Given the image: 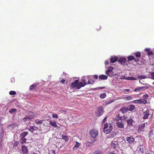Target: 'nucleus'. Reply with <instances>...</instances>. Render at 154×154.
I'll return each mask as SVG.
<instances>
[{
    "mask_svg": "<svg viewBox=\"0 0 154 154\" xmlns=\"http://www.w3.org/2000/svg\"><path fill=\"white\" fill-rule=\"evenodd\" d=\"M26 139L24 137H21V138L20 139V143L22 144L26 143Z\"/></svg>",
    "mask_w": 154,
    "mask_h": 154,
    "instance_id": "20",
    "label": "nucleus"
},
{
    "mask_svg": "<svg viewBox=\"0 0 154 154\" xmlns=\"http://www.w3.org/2000/svg\"><path fill=\"white\" fill-rule=\"evenodd\" d=\"M139 104H145L147 103V100L145 99H139Z\"/></svg>",
    "mask_w": 154,
    "mask_h": 154,
    "instance_id": "19",
    "label": "nucleus"
},
{
    "mask_svg": "<svg viewBox=\"0 0 154 154\" xmlns=\"http://www.w3.org/2000/svg\"><path fill=\"white\" fill-rule=\"evenodd\" d=\"M150 50V49H149V48H146L145 49V50L146 51H147V52H148L149 51V50Z\"/></svg>",
    "mask_w": 154,
    "mask_h": 154,
    "instance_id": "61",
    "label": "nucleus"
},
{
    "mask_svg": "<svg viewBox=\"0 0 154 154\" xmlns=\"http://www.w3.org/2000/svg\"><path fill=\"white\" fill-rule=\"evenodd\" d=\"M62 138L63 140H64L65 141H68L69 140V139L68 137L65 135L63 134L62 135Z\"/></svg>",
    "mask_w": 154,
    "mask_h": 154,
    "instance_id": "28",
    "label": "nucleus"
},
{
    "mask_svg": "<svg viewBox=\"0 0 154 154\" xmlns=\"http://www.w3.org/2000/svg\"><path fill=\"white\" fill-rule=\"evenodd\" d=\"M93 153L94 154H100L101 153V151L100 150H97L94 151Z\"/></svg>",
    "mask_w": 154,
    "mask_h": 154,
    "instance_id": "34",
    "label": "nucleus"
},
{
    "mask_svg": "<svg viewBox=\"0 0 154 154\" xmlns=\"http://www.w3.org/2000/svg\"><path fill=\"white\" fill-rule=\"evenodd\" d=\"M120 111L122 112L123 113H124L126 112L128 110V109H127V107H122L120 109Z\"/></svg>",
    "mask_w": 154,
    "mask_h": 154,
    "instance_id": "22",
    "label": "nucleus"
},
{
    "mask_svg": "<svg viewBox=\"0 0 154 154\" xmlns=\"http://www.w3.org/2000/svg\"><path fill=\"white\" fill-rule=\"evenodd\" d=\"M49 122L50 125H51L52 126H53L55 127H57V125L56 122H52L50 121Z\"/></svg>",
    "mask_w": 154,
    "mask_h": 154,
    "instance_id": "24",
    "label": "nucleus"
},
{
    "mask_svg": "<svg viewBox=\"0 0 154 154\" xmlns=\"http://www.w3.org/2000/svg\"><path fill=\"white\" fill-rule=\"evenodd\" d=\"M109 61L108 60H106L105 62V64L106 65H107L108 64H109Z\"/></svg>",
    "mask_w": 154,
    "mask_h": 154,
    "instance_id": "59",
    "label": "nucleus"
},
{
    "mask_svg": "<svg viewBox=\"0 0 154 154\" xmlns=\"http://www.w3.org/2000/svg\"><path fill=\"white\" fill-rule=\"evenodd\" d=\"M65 81L66 80L64 79H63L62 80L60 81V82L63 84H64L65 83Z\"/></svg>",
    "mask_w": 154,
    "mask_h": 154,
    "instance_id": "53",
    "label": "nucleus"
},
{
    "mask_svg": "<svg viewBox=\"0 0 154 154\" xmlns=\"http://www.w3.org/2000/svg\"><path fill=\"white\" fill-rule=\"evenodd\" d=\"M101 27L100 26H99L98 28H97V30L98 31L101 29Z\"/></svg>",
    "mask_w": 154,
    "mask_h": 154,
    "instance_id": "60",
    "label": "nucleus"
},
{
    "mask_svg": "<svg viewBox=\"0 0 154 154\" xmlns=\"http://www.w3.org/2000/svg\"><path fill=\"white\" fill-rule=\"evenodd\" d=\"M143 112L144 113L146 112V113L145 114L144 116H143V119H147L149 115V110L146 107H144L143 110Z\"/></svg>",
    "mask_w": 154,
    "mask_h": 154,
    "instance_id": "5",
    "label": "nucleus"
},
{
    "mask_svg": "<svg viewBox=\"0 0 154 154\" xmlns=\"http://www.w3.org/2000/svg\"><path fill=\"white\" fill-rule=\"evenodd\" d=\"M113 129V126L112 124L106 123L104 125L103 131L106 134H109Z\"/></svg>",
    "mask_w": 154,
    "mask_h": 154,
    "instance_id": "1",
    "label": "nucleus"
},
{
    "mask_svg": "<svg viewBox=\"0 0 154 154\" xmlns=\"http://www.w3.org/2000/svg\"><path fill=\"white\" fill-rule=\"evenodd\" d=\"M90 136L93 138H95L96 137L98 134V133L96 129H93L91 130L89 132Z\"/></svg>",
    "mask_w": 154,
    "mask_h": 154,
    "instance_id": "3",
    "label": "nucleus"
},
{
    "mask_svg": "<svg viewBox=\"0 0 154 154\" xmlns=\"http://www.w3.org/2000/svg\"><path fill=\"white\" fill-rule=\"evenodd\" d=\"M119 79H125V75L122 76L121 78H119Z\"/></svg>",
    "mask_w": 154,
    "mask_h": 154,
    "instance_id": "57",
    "label": "nucleus"
},
{
    "mask_svg": "<svg viewBox=\"0 0 154 154\" xmlns=\"http://www.w3.org/2000/svg\"><path fill=\"white\" fill-rule=\"evenodd\" d=\"M38 129V127H35V130H37Z\"/></svg>",
    "mask_w": 154,
    "mask_h": 154,
    "instance_id": "63",
    "label": "nucleus"
},
{
    "mask_svg": "<svg viewBox=\"0 0 154 154\" xmlns=\"http://www.w3.org/2000/svg\"><path fill=\"white\" fill-rule=\"evenodd\" d=\"M86 145L88 146H92L91 143L90 142H87L86 143Z\"/></svg>",
    "mask_w": 154,
    "mask_h": 154,
    "instance_id": "41",
    "label": "nucleus"
},
{
    "mask_svg": "<svg viewBox=\"0 0 154 154\" xmlns=\"http://www.w3.org/2000/svg\"><path fill=\"white\" fill-rule=\"evenodd\" d=\"M79 144L78 142H76V144L74 146V147H77L78 148L79 147Z\"/></svg>",
    "mask_w": 154,
    "mask_h": 154,
    "instance_id": "43",
    "label": "nucleus"
},
{
    "mask_svg": "<svg viewBox=\"0 0 154 154\" xmlns=\"http://www.w3.org/2000/svg\"><path fill=\"white\" fill-rule=\"evenodd\" d=\"M133 54L137 58V59H138V58L141 56V53L139 52H134Z\"/></svg>",
    "mask_w": 154,
    "mask_h": 154,
    "instance_id": "21",
    "label": "nucleus"
},
{
    "mask_svg": "<svg viewBox=\"0 0 154 154\" xmlns=\"http://www.w3.org/2000/svg\"><path fill=\"white\" fill-rule=\"evenodd\" d=\"M114 68L112 66H110L109 67L107 70L106 72V74L110 77H112L114 75V74L112 72V70Z\"/></svg>",
    "mask_w": 154,
    "mask_h": 154,
    "instance_id": "4",
    "label": "nucleus"
},
{
    "mask_svg": "<svg viewBox=\"0 0 154 154\" xmlns=\"http://www.w3.org/2000/svg\"><path fill=\"white\" fill-rule=\"evenodd\" d=\"M135 108V106L133 105H129L127 106L128 110L130 111H133Z\"/></svg>",
    "mask_w": 154,
    "mask_h": 154,
    "instance_id": "15",
    "label": "nucleus"
},
{
    "mask_svg": "<svg viewBox=\"0 0 154 154\" xmlns=\"http://www.w3.org/2000/svg\"><path fill=\"white\" fill-rule=\"evenodd\" d=\"M116 116L117 117V119L118 120H121L122 117L120 116V114L119 113L117 114Z\"/></svg>",
    "mask_w": 154,
    "mask_h": 154,
    "instance_id": "42",
    "label": "nucleus"
},
{
    "mask_svg": "<svg viewBox=\"0 0 154 154\" xmlns=\"http://www.w3.org/2000/svg\"><path fill=\"white\" fill-rule=\"evenodd\" d=\"M22 151L24 154H28V149L27 147L24 145H23L22 146Z\"/></svg>",
    "mask_w": 154,
    "mask_h": 154,
    "instance_id": "11",
    "label": "nucleus"
},
{
    "mask_svg": "<svg viewBox=\"0 0 154 154\" xmlns=\"http://www.w3.org/2000/svg\"><path fill=\"white\" fill-rule=\"evenodd\" d=\"M78 82V80H75L74 82H73L71 83V87L73 88H74L76 87V88H77Z\"/></svg>",
    "mask_w": 154,
    "mask_h": 154,
    "instance_id": "14",
    "label": "nucleus"
},
{
    "mask_svg": "<svg viewBox=\"0 0 154 154\" xmlns=\"http://www.w3.org/2000/svg\"><path fill=\"white\" fill-rule=\"evenodd\" d=\"M106 117L104 118L103 119V121H102V124L104 123L105 122V121H106Z\"/></svg>",
    "mask_w": 154,
    "mask_h": 154,
    "instance_id": "52",
    "label": "nucleus"
},
{
    "mask_svg": "<svg viewBox=\"0 0 154 154\" xmlns=\"http://www.w3.org/2000/svg\"><path fill=\"white\" fill-rule=\"evenodd\" d=\"M123 99L126 100H131L133 99L132 97L131 96H129L127 97H124Z\"/></svg>",
    "mask_w": 154,
    "mask_h": 154,
    "instance_id": "27",
    "label": "nucleus"
},
{
    "mask_svg": "<svg viewBox=\"0 0 154 154\" xmlns=\"http://www.w3.org/2000/svg\"><path fill=\"white\" fill-rule=\"evenodd\" d=\"M153 54V52L151 51H149L147 53V54L148 56L151 55Z\"/></svg>",
    "mask_w": 154,
    "mask_h": 154,
    "instance_id": "47",
    "label": "nucleus"
},
{
    "mask_svg": "<svg viewBox=\"0 0 154 154\" xmlns=\"http://www.w3.org/2000/svg\"><path fill=\"white\" fill-rule=\"evenodd\" d=\"M105 88V87H98V88H97V89H104V88Z\"/></svg>",
    "mask_w": 154,
    "mask_h": 154,
    "instance_id": "58",
    "label": "nucleus"
},
{
    "mask_svg": "<svg viewBox=\"0 0 154 154\" xmlns=\"http://www.w3.org/2000/svg\"><path fill=\"white\" fill-rule=\"evenodd\" d=\"M94 78L96 79H98V76L97 75H94Z\"/></svg>",
    "mask_w": 154,
    "mask_h": 154,
    "instance_id": "56",
    "label": "nucleus"
},
{
    "mask_svg": "<svg viewBox=\"0 0 154 154\" xmlns=\"http://www.w3.org/2000/svg\"><path fill=\"white\" fill-rule=\"evenodd\" d=\"M139 152L142 153H144V150L143 147H140L139 151Z\"/></svg>",
    "mask_w": 154,
    "mask_h": 154,
    "instance_id": "37",
    "label": "nucleus"
},
{
    "mask_svg": "<svg viewBox=\"0 0 154 154\" xmlns=\"http://www.w3.org/2000/svg\"><path fill=\"white\" fill-rule=\"evenodd\" d=\"M4 132L2 131L1 134H0V138H2L4 135Z\"/></svg>",
    "mask_w": 154,
    "mask_h": 154,
    "instance_id": "54",
    "label": "nucleus"
},
{
    "mask_svg": "<svg viewBox=\"0 0 154 154\" xmlns=\"http://www.w3.org/2000/svg\"><path fill=\"white\" fill-rule=\"evenodd\" d=\"M126 140L129 143H132L134 141V139L132 137H126Z\"/></svg>",
    "mask_w": 154,
    "mask_h": 154,
    "instance_id": "12",
    "label": "nucleus"
},
{
    "mask_svg": "<svg viewBox=\"0 0 154 154\" xmlns=\"http://www.w3.org/2000/svg\"><path fill=\"white\" fill-rule=\"evenodd\" d=\"M94 81L92 79H90L89 80H88V82L87 83V84H93L94 83Z\"/></svg>",
    "mask_w": 154,
    "mask_h": 154,
    "instance_id": "29",
    "label": "nucleus"
},
{
    "mask_svg": "<svg viewBox=\"0 0 154 154\" xmlns=\"http://www.w3.org/2000/svg\"><path fill=\"white\" fill-rule=\"evenodd\" d=\"M106 96V94L105 93H103L100 94V97L101 98L103 99L105 98Z\"/></svg>",
    "mask_w": 154,
    "mask_h": 154,
    "instance_id": "32",
    "label": "nucleus"
},
{
    "mask_svg": "<svg viewBox=\"0 0 154 154\" xmlns=\"http://www.w3.org/2000/svg\"><path fill=\"white\" fill-rule=\"evenodd\" d=\"M17 110L15 108H12L9 111V112L11 114H12L13 112H17Z\"/></svg>",
    "mask_w": 154,
    "mask_h": 154,
    "instance_id": "26",
    "label": "nucleus"
},
{
    "mask_svg": "<svg viewBox=\"0 0 154 154\" xmlns=\"http://www.w3.org/2000/svg\"><path fill=\"white\" fill-rule=\"evenodd\" d=\"M103 112V108L102 106H100L98 108L97 112H96L95 113L97 116H100L102 115Z\"/></svg>",
    "mask_w": 154,
    "mask_h": 154,
    "instance_id": "6",
    "label": "nucleus"
},
{
    "mask_svg": "<svg viewBox=\"0 0 154 154\" xmlns=\"http://www.w3.org/2000/svg\"><path fill=\"white\" fill-rule=\"evenodd\" d=\"M43 120L38 121V120H35V122L37 124H41L42 123Z\"/></svg>",
    "mask_w": 154,
    "mask_h": 154,
    "instance_id": "35",
    "label": "nucleus"
},
{
    "mask_svg": "<svg viewBox=\"0 0 154 154\" xmlns=\"http://www.w3.org/2000/svg\"><path fill=\"white\" fill-rule=\"evenodd\" d=\"M110 62L112 63H114L117 61H118V58L117 57L115 56H112L110 59Z\"/></svg>",
    "mask_w": 154,
    "mask_h": 154,
    "instance_id": "13",
    "label": "nucleus"
},
{
    "mask_svg": "<svg viewBox=\"0 0 154 154\" xmlns=\"http://www.w3.org/2000/svg\"><path fill=\"white\" fill-rule=\"evenodd\" d=\"M148 88L147 86H144L143 87H138L135 88L134 91L135 92L142 91L146 90Z\"/></svg>",
    "mask_w": 154,
    "mask_h": 154,
    "instance_id": "9",
    "label": "nucleus"
},
{
    "mask_svg": "<svg viewBox=\"0 0 154 154\" xmlns=\"http://www.w3.org/2000/svg\"><path fill=\"white\" fill-rule=\"evenodd\" d=\"M30 119L27 116L25 117L23 119V121L24 122H26L27 121V120H29Z\"/></svg>",
    "mask_w": 154,
    "mask_h": 154,
    "instance_id": "38",
    "label": "nucleus"
},
{
    "mask_svg": "<svg viewBox=\"0 0 154 154\" xmlns=\"http://www.w3.org/2000/svg\"><path fill=\"white\" fill-rule=\"evenodd\" d=\"M35 126H32L30 127V128L28 129L29 131L32 134L33 133V131L35 130Z\"/></svg>",
    "mask_w": 154,
    "mask_h": 154,
    "instance_id": "25",
    "label": "nucleus"
},
{
    "mask_svg": "<svg viewBox=\"0 0 154 154\" xmlns=\"http://www.w3.org/2000/svg\"><path fill=\"white\" fill-rule=\"evenodd\" d=\"M52 116L54 118L57 119L58 117L57 115L56 114H53Z\"/></svg>",
    "mask_w": 154,
    "mask_h": 154,
    "instance_id": "44",
    "label": "nucleus"
},
{
    "mask_svg": "<svg viewBox=\"0 0 154 154\" xmlns=\"http://www.w3.org/2000/svg\"><path fill=\"white\" fill-rule=\"evenodd\" d=\"M114 100H107L106 101V105H108L111 103L112 102H113Z\"/></svg>",
    "mask_w": 154,
    "mask_h": 154,
    "instance_id": "39",
    "label": "nucleus"
},
{
    "mask_svg": "<svg viewBox=\"0 0 154 154\" xmlns=\"http://www.w3.org/2000/svg\"><path fill=\"white\" fill-rule=\"evenodd\" d=\"M139 77L140 79H145L146 78V77L145 76H143L142 75H139Z\"/></svg>",
    "mask_w": 154,
    "mask_h": 154,
    "instance_id": "55",
    "label": "nucleus"
},
{
    "mask_svg": "<svg viewBox=\"0 0 154 154\" xmlns=\"http://www.w3.org/2000/svg\"><path fill=\"white\" fill-rule=\"evenodd\" d=\"M145 127V124L143 123L139 126L138 129L140 131H143Z\"/></svg>",
    "mask_w": 154,
    "mask_h": 154,
    "instance_id": "23",
    "label": "nucleus"
},
{
    "mask_svg": "<svg viewBox=\"0 0 154 154\" xmlns=\"http://www.w3.org/2000/svg\"><path fill=\"white\" fill-rule=\"evenodd\" d=\"M139 100H134L132 101V102L134 103L139 104Z\"/></svg>",
    "mask_w": 154,
    "mask_h": 154,
    "instance_id": "48",
    "label": "nucleus"
},
{
    "mask_svg": "<svg viewBox=\"0 0 154 154\" xmlns=\"http://www.w3.org/2000/svg\"><path fill=\"white\" fill-rule=\"evenodd\" d=\"M35 85V84H32L30 86V90L31 91H32V89H34L35 90V89H34V88L36 86V85Z\"/></svg>",
    "mask_w": 154,
    "mask_h": 154,
    "instance_id": "30",
    "label": "nucleus"
},
{
    "mask_svg": "<svg viewBox=\"0 0 154 154\" xmlns=\"http://www.w3.org/2000/svg\"><path fill=\"white\" fill-rule=\"evenodd\" d=\"M148 97L149 96L147 94H145L143 96V97L144 99L146 100V99H147Z\"/></svg>",
    "mask_w": 154,
    "mask_h": 154,
    "instance_id": "45",
    "label": "nucleus"
},
{
    "mask_svg": "<svg viewBox=\"0 0 154 154\" xmlns=\"http://www.w3.org/2000/svg\"><path fill=\"white\" fill-rule=\"evenodd\" d=\"M18 144V142L17 141H15L13 144L14 146H17Z\"/></svg>",
    "mask_w": 154,
    "mask_h": 154,
    "instance_id": "46",
    "label": "nucleus"
},
{
    "mask_svg": "<svg viewBox=\"0 0 154 154\" xmlns=\"http://www.w3.org/2000/svg\"><path fill=\"white\" fill-rule=\"evenodd\" d=\"M128 60L131 61L132 60H134L136 63H138L139 60L138 59L135 58L134 56L132 55L128 56L127 57Z\"/></svg>",
    "mask_w": 154,
    "mask_h": 154,
    "instance_id": "10",
    "label": "nucleus"
},
{
    "mask_svg": "<svg viewBox=\"0 0 154 154\" xmlns=\"http://www.w3.org/2000/svg\"><path fill=\"white\" fill-rule=\"evenodd\" d=\"M145 154H150L149 152H147V153H146Z\"/></svg>",
    "mask_w": 154,
    "mask_h": 154,
    "instance_id": "64",
    "label": "nucleus"
},
{
    "mask_svg": "<svg viewBox=\"0 0 154 154\" xmlns=\"http://www.w3.org/2000/svg\"><path fill=\"white\" fill-rule=\"evenodd\" d=\"M9 127H11L13 128H14V127H15V125L14 124H10L9 125Z\"/></svg>",
    "mask_w": 154,
    "mask_h": 154,
    "instance_id": "50",
    "label": "nucleus"
},
{
    "mask_svg": "<svg viewBox=\"0 0 154 154\" xmlns=\"http://www.w3.org/2000/svg\"><path fill=\"white\" fill-rule=\"evenodd\" d=\"M78 85L77 86V89H79L82 87L86 85V84H84L82 82H80L78 83Z\"/></svg>",
    "mask_w": 154,
    "mask_h": 154,
    "instance_id": "17",
    "label": "nucleus"
},
{
    "mask_svg": "<svg viewBox=\"0 0 154 154\" xmlns=\"http://www.w3.org/2000/svg\"><path fill=\"white\" fill-rule=\"evenodd\" d=\"M118 143L116 141H112L111 143V146L109 149V151H112L113 152H116L117 149L116 148L118 147Z\"/></svg>",
    "mask_w": 154,
    "mask_h": 154,
    "instance_id": "2",
    "label": "nucleus"
},
{
    "mask_svg": "<svg viewBox=\"0 0 154 154\" xmlns=\"http://www.w3.org/2000/svg\"><path fill=\"white\" fill-rule=\"evenodd\" d=\"M28 134V132L25 131L23 133H22L21 134L20 136L21 137H25Z\"/></svg>",
    "mask_w": 154,
    "mask_h": 154,
    "instance_id": "31",
    "label": "nucleus"
},
{
    "mask_svg": "<svg viewBox=\"0 0 154 154\" xmlns=\"http://www.w3.org/2000/svg\"><path fill=\"white\" fill-rule=\"evenodd\" d=\"M124 91L128 92L129 91V90L128 89H124Z\"/></svg>",
    "mask_w": 154,
    "mask_h": 154,
    "instance_id": "62",
    "label": "nucleus"
},
{
    "mask_svg": "<svg viewBox=\"0 0 154 154\" xmlns=\"http://www.w3.org/2000/svg\"><path fill=\"white\" fill-rule=\"evenodd\" d=\"M126 61V59L124 57H122L118 60V62L121 63V64H124Z\"/></svg>",
    "mask_w": 154,
    "mask_h": 154,
    "instance_id": "16",
    "label": "nucleus"
},
{
    "mask_svg": "<svg viewBox=\"0 0 154 154\" xmlns=\"http://www.w3.org/2000/svg\"><path fill=\"white\" fill-rule=\"evenodd\" d=\"M124 122L121 120L117 122L116 123V125L118 128H124Z\"/></svg>",
    "mask_w": 154,
    "mask_h": 154,
    "instance_id": "8",
    "label": "nucleus"
},
{
    "mask_svg": "<svg viewBox=\"0 0 154 154\" xmlns=\"http://www.w3.org/2000/svg\"><path fill=\"white\" fill-rule=\"evenodd\" d=\"M16 94V92L15 91H11L9 92V94L10 95H14Z\"/></svg>",
    "mask_w": 154,
    "mask_h": 154,
    "instance_id": "33",
    "label": "nucleus"
},
{
    "mask_svg": "<svg viewBox=\"0 0 154 154\" xmlns=\"http://www.w3.org/2000/svg\"><path fill=\"white\" fill-rule=\"evenodd\" d=\"M126 79L129 80H136L137 79L133 77H128V78Z\"/></svg>",
    "mask_w": 154,
    "mask_h": 154,
    "instance_id": "36",
    "label": "nucleus"
},
{
    "mask_svg": "<svg viewBox=\"0 0 154 154\" xmlns=\"http://www.w3.org/2000/svg\"><path fill=\"white\" fill-rule=\"evenodd\" d=\"M99 77L100 80H106L107 79L108 76L103 75H101L99 76Z\"/></svg>",
    "mask_w": 154,
    "mask_h": 154,
    "instance_id": "18",
    "label": "nucleus"
},
{
    "mask_svg": "<svg viewBox=\"0 0 154 154\" xmlns=\"http://www.w3.org/2000/svg\"><path fill=\"white\" fill-rule=\"evenodd\" d=\"M151 79L154 80V72H152L150 74Z\"/></svg>",
    "mask_w": 154,
    "mask_h": 154,
    "instance_id": "40",
    "label": "nucleus"
},
{
    "mask_svg": "<svg viewBox=\"0 0 154 154\" xmlns=\"http://www.w3.org/2000/svg\"><path fill=\"white\" fill-rule=\"evenodd\" d=\"M109 154H116V152H112V151H109Z\"/></svg>",
    "mask_w": 154,
    "mask_h": 154,
    "instance_id": "51",
    "label": "nucleus"
},
{
    "mask_svg": "<svg viewBox=\"0 0 154 154\" xmlns=\"http://www.w3.org/2000/svg\"><path fill=\"white\" fill-rule=\"evenodd\" d=\"M82 82L84 84H86V85H87V83L86 82V81L84 79H82Z\"/></svg>",
    "mask_w": 154,
    "mask_h": 154,
    "instance_id": "49",
    "label": "nucleus"
},
{
    "mask_svg": "<svg viewBox=\"0 0 154 154\" xmlns=\"http://www.w3.org/2000/svg\"><path fill=\"white\" fill-rule=\"evenodd\" d=\"M126 121L128 126H133L135 123L134 121L131 118L126 119Z\"/></svg>",
    "mask_w": 154,
    "mask_h": 154,
    "instance_id": "7",
    "label": "nucleus"
}]
</instances>
